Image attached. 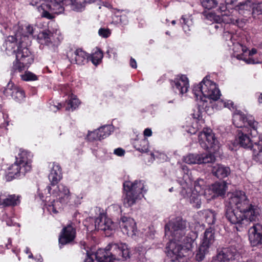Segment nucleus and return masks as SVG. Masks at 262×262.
I'll use <instances>...</instances> for the list:
<instances>
[{"label":"nucleus","mask_w":262,"mask_h":262,"mask_svg":"<svg viewBox=\"0 0 262 262\" xmlns=\"http://www.w3.org/2000/svg\"><path fill=\"white\" fill-rule=\"evenodd\" d=\"M206 222L209 225H214L216 221V213L212 210L207 209L203 211Z\"/></svg>","instance_id":"72a5a7b5"},{"label":"nucleus","mask_w":262,"mask_h":262,"mask_svg":"<svg viewBox=\"0 0 262 262\" xmlns=\"http://www.w3.org/2000/svg\"><path fill=\"white\" fill-rule=\"evenodd\" d=\"M201 3L204 8L208 10L214 8L217 4L216 0H201Z\"/></svg>","instance_id":"ea45409f"},{"label":"nucleus","mask_w":262,"mask_h":262,"mask_svg":"<svg viewBox=\"0 0 262 262\" xmlns=\"http://www.w3.org/2000/svg\"><path fill=\"white\" fill-rule=\"evenodd\" d=\"M226 4H222L217 12H211L206 16H229L233 11H238L239 14H249L252 2L250 0H226Z\"/></svg>","instance_id":"39448f33"},{"label":"nucleus","mask_w":262,"mask_h":262,"mask_svg":"<svg viewBox=\"0 0 262 262\" xmlns=\"http://www.w3.org/2000/svg\"><path fill=\"white\" fill-rule=\"evenodd\" d=\"M16 157V162L10 167L9 177L17 178L24 176L31 169V161L26 156V152L23 151Z\"/></svg>","instance_id":"9d476101"},{"label":"nucleus","mask_w":262,"mask_h":262,"mask_svg":"<svg viewBox=\"0 0 262 262\" xmlns=\"http://www.w3.org/2000/svg\"><path fill=\"white\" fill-rule=\"evenodd\" d=\"M51 167V170L48 176L49 180L51 183V186L54 187L62 179L61 168L59 164L53 163Z\"/></svg>","instance_id":"a878e982"},{"label":"nucleus","mask_w":262,"mask_h":262,"mask_svg":"<svg viewBox=\"0 0 262 262\" xmlns=\"http://www.w3.org/2000/svg\"><path fill=\"white\" fill-rule=\"evenodd\" d=\"M115 11L114 13L117 14V13H122V15H125L128 14V10H120V9H114Z\"/></svg>","instance_id":"603ef678"},{"label":"nucleus","mask_w":262,"mask_h":262,"mask_svg":"<svg viewBox=\"0 0 262 262\" xmlns=\"http://www.w3.org/2000/svg\"><path fill=\"white\" fill-rule=\"evenodd\" d=\"M256 210L243 211L234 208L233 206H226L225 216L231 224L235 226L237 231H242L251 222L255 221L259 214Z\"/></svg>","instance_id":"7ed1b4c3"},{"label":"nucleus","mask_w":262,"mask_h":262,"mask_svg":"<svg viewBox=\"0 0 262 262\" xmlns=\"http://www.w3.org/2000/svg\"><path fill=\"white\" fill-rule=\"evenodd\" d=\"M103 56L102 52L97 50L91 55L90 59L94 65L97 66L101 61Z\"/></svg>","instance_id":"4c0bfd02"},{"label":"nucleus","mask_w":262,"mask_h":262,"mask_svg":"<svg viewBox=\"0 0 262 262\" xmlns=\"http://www.w3.org/2000/svg\"><path fill=\"white\" fill-rule=\"evenodd\" d=\"M152 135V131L150 129L147 128L144 131V135L147 137H150Z\"/></svg>","instance_id":"4d7b16f0"},{"label":"nucleus","mask_w":262,"mask_h":262,"mask_svg":"<svg viewBox=\"0 0 262 262\" xmlns=\"http://www.w3.org/2000/svg\"><path fill=\"white\" fill-rule=\"evenodd\" d=\"M57 2L55 0H39L32 2V5L36 7L37 10L40 12L41 16H53V15H59L64 11L62 3V1Z\"/></svg>","instance_id":"6e6552de"},{"label":"nucleus","mask_w":262,"mask_h":262,"mask_svg":"<svg viewBox=\"0 0 262 262\" xmlns=\"http://www.w3.org/2000/svg\"><path fill=\"white\" fill-rule=\"evenodd\" d=\"M38 39L40 44L46 45L51 50L55 51L63 39V36L58 30L54 32L45 30L39 33Z\"/></svg>","instance_id":"9b49d317"},{"label":"nucleus","mask_w":262,"mask_h":262,"mask_svg":"<svg viewBox=\"0 0 262 262\" xmlns=\"http://www.w3.org/2000/svg\"><path fill=\"white\" fill-rule=\"evenodd\" d=\"M130 66L133 68H134V69H136L137 68V67L136 60L134 58H131V59H130Z\"/></svg>","instance_id":"13d9d810"},{"label":"nucleus","mask_w":262,"mask_h":262,"mask_svg":"<svg viewBox=\"0 0 262 262\" xmlns=\"http://www.w3.org/2000/svg\"><path fill=\"white\" fill-rule=\"evenodd\" d=\"M21 41V43L18 45L17 50L14 51L16 61L13 62L11 74H13L12 72L18 71L20 72L25 70L34 60L33 56L28 48L30 42L29 36L23 37Z\"/></svg>","instance_id":"20e7f679"},{"label":"nucleus","mask_w":262,"mask_h":262,"mask_svg":"<svg viewBox=\"0 0 262 262\" xmlns=\"http://www.w3.org/2000/svg\"><path fill=\"white\" fill-rule=\"evenodd\" d=\"M112 23H115L116 25H120L119 19H117L115 17V19L112 21Z\"/></svg>","instance_id":"e2e57ef3"},{"label":"nucleus","mask_w":262,"mask_h":262,"mask_svg":"<svg viewBox=\"0 0 262 262\" xmlns=\"http://www.w3.org/2000/svg\"><path fill=\"white\" fill-rule=\"evenodd\" d=\"M258 101L259 103H262V93H258Z\"/></svg>","instance_id":"680f3d73"},{"label":"nucleus","mask_w":262,"mask_h":262,"mask_svg":"<svg viewBox=\"0 0 262 262\" xmlns=\"http://www.w3.org/2000/svg\"><path fill=\"white\" fill-rule=\"evenodd\" d=\"M111 5L110 4H107L106 3L104 6L103 7H107V8H109V7H111Z\"/></svg>","instance_id":"338daca9"},{"label":"nucleus","mask_w":262,"mask_h":262,"mask_svg":"<svg viewBox=\"0 0 262 262\" xmlns=\"http://www.w3.org/2000/svg\"><path fill=\"white\" fill-rule=\"evenodd\" d=\"M211 171L213 175L218 179H223L230 173V169L222 164H216L212 167Z\"/></svg>","instance_id":"c85d7f7f"},{"label":"nucleus","mask_w":262,"mask_h":262,"mask_svg":"<svg viewBox=\"0 0 262 262\" xmlns=\"http://www.w3.org/2000/svg\"><path fill=\"white\" fill-rule=\"evenodd\" d=\"M187 223L181 217L170 220L165 227V235L171 236L166 246V253L172 261L179 260L191 253L196 237L195 232L189 231Z\"/></svg>","instance_id":"f257e3e1"},{"label":"nucleus","mask_w":262,"mask_h":262,"mask_svg":"<svg viewBox=\"0 0 262 262\" xmlns=\"http://www.w3.org/2000/svg\"><path fill=\"white\" fill-rule=\"evenodd\" d=\"M233 123L237 128H243L248 126L250 128L252 136L257 134V126L258 123L253 118H247L245 114L240 111H237L233 115Z\"/></svg>","instance_id":"2eb2a0df"},{"label":"nucleus","mask_w":262,"mask_h":262,"mask_svg":"<svg viewBox=\"0 0 262 262\" xmlns=\"http://www.w3.org/2000/svg\"><path fill=\"white\" fill-rule=\"evenodd\" d=\"M61 106V105L60 104H58L57 106H54V107H56L57 110H59L60 107Z\"/></svg>","instance_id":"774afa93"},{"label":"nucleus","mask_w":262,"mask_h":262,"mask_svg":"<svg viewBox=\"0 0 262 262\" xmlns=\"http://www.w3.org/2000/svg\"><path fill=\"white\" fill-rule=\"evenodd\" d=\"M252 14L253 15H262V3L255 4L253 6Z\"/></svg>","instance_id":"a18cd8bd"},{"label":"nucleus","mask_w":262,"mask_h":262,"mask_svg":"<svg viewBox=\"0 0 262 262\" xmlns=\"http://www.w3.org/2000/svg\"><path fill=\"white\" fill-rule=\"evenodd\" d=\"M193 92L197 100L206 102V99L217 100L220 98L221 92L216 87V84L205 77L198 84L194 85Z\"/></svg>","instance_id":"423d86ee"},{"label":"nucleus","mask_w":262,"mask_h":262,"mask_svg":"<svg viewBox=\"0 0 262 262\" xmlns=\"http://www.w3.org/2000/svg\"><path fill=\"white\" fill-rule=\"evenodd\" d=\"M20 196L15 194L6 195L4 207L16 206L20 203Z\"/></svg>","instance_id":"473e14b6"},{"label":"nucleus","mask_w":262,"mask_h":262,"mask_svg":"<svg viewBox=\"0 0 262 262\" xmlns=\"http://www.w3.org/2000/svg\"><path fill=\"white\" fill-rule=\"evenodd\" d=\"M237 48L239 49H241L242 51V53L241 54L245 55V54L248 51V49L246 47L243 46V45L241 44H238L237 45Z\"/></svg>","instance_id":"3c124183"},{"label":"nucleus","mask_w":262,"mask_h":262,"mask_svg":"<svg viewBox=\"0 0 262 262\" xmlns=\"http://www.w3.org/2000/svg\"><path fill=\"white\" fill-rule=\"evenodd\" d=\"M199 138L202 148L209 150L210 152H215L219 150L220 144L211 129H204L202 132L200 133Z\"/></svg>","instance_id":"ddd939ff"},{"label":"nucleus","mask_w":262,"mask_h":262,"mask_svg":"<svg viewBox=\"0 0 262 262\" xmlns=\"http://www.w3.org/2000/svg\"><path fill=\"white\" fill-rule=\"evenodd\" d=\"M71 8L76 11H81L88 4L93 3L95 0H71Z\"/></svg>","instance_id":"2f4dec72"},{"label":"nucleus","mask_w":262,"mask_h":262,"mask_svg":"<svg viewBox=\"0 0 262 262\" xmlns=\"http://www.w3.org/2000/svg\"><path fill=\"white\" fill-rule=\"evenodd\" d=\"M257 53V50L256 49L253 48L251 50L249 51L248 52V55L249 56H253Z\"/></svg>","instance_id":"bf43d9fd"},{"label":"nucleus","mask_w":262,"mask_h":262,"mask_svg":"<svg viewBox=\"0 0 262 262\" xmlns=\"http://www.w3.org/2000/svg\"><path fill=\"white\" fill-rule=\"evenodd\" d=\"M235 18L225 17V19H223V17H205L204 21L206 24L210 25L214 23L221 24L222 23H224L225 24H232L239 27H242V21H239V19H235Z\"/></svg>","instance_id":"bb28decb"},{"label":"nucleus","mask_w":262,"mask_h":262,"mask_svg":"<svg viewBox=\"0 0 262 262\" xmlns=\"http://www.w3.org/2000/svg\"><path fill=\"white\" fill-rule=\"evenodd\" d=\"M111 34V30L108 28H101L98 30V34L100 36L103 38L108 37Z\"/></svg>","instance_id":"de8ad7c7"},{"label":"nucleus","mask_w":262,"mask_h":262,"mask_svg":"<svg viewBox=\"0 0 262 262\" xmlns=\"http://www.w3.org/2000/svg\"><path fill=\"white\" fill-rule=\"evenodd\" d=\"M120 227L124 234L132 235L136 230V225L134 220L130 217L122 216L119 222Z\"/></svg>","instance_id":"5701e85b"},{"label":"nucleus","mask_w":262,"mask_h":262,"mask_svg":"<svg viewBox=\"0 0 262 262\" xmlns=\"http://www.w3.org/2000/svg\"><path fill=\"white\" fill-rule=\"evenodd\" d=\"M194 189L193 190L196 193L203 194L204 190L206 188L205 182L203 179H198L194 183Z\"/></svg>","instance_id":"e433bc0d"},{"label":"nucleus","mask_w":262,"mask_h":262,"mask_svg":"<svg viewBox=\"0 0 262 262\" xmlns=\"http://www.w3.org/2000/svg\"><path fill=\"white\" fill-rule=\"evenodd\" d=\"M58 189V192H56L55 190H53L51 192L52 186L48 185L45 189V192L47 191L46 194H55L58 195L59 198L60 199L61 203H64L69 199L70 196V192L69 189L63 184H60L57 187Z\"/></svg>","instance_id":"b1692460"},{"label":"nucleus","mask_w":262,"mask_h":262,"mask_svg":"<svg viewBox=\"0 0 262 262\" xmlns=\"http://www.w3.org/2000/svg\"><path fill=\"white\" fill-rule=\"evenodd\" d=\"M95 228L102 231H112L114 229V225L112 220L104 214H100L95 221Z\"/></svg>","instance_id":"393cba45"},{"label":"nucleus","mask_w":262,"mask_h":262,"mask_svg":"<svg viewBox=\"0 0 262 262\" xmlns=\"http://www.w3.org/2000/svg\"><path fill=\"white\" fill-rule=\"evenodd\" d=\"M84 262H94V260L89 254H87Z\"/></svg>","instance_id":"052dcab7"},{"label":"nucleus","mask_w":262,"mask_h":262,"mask_svg":"<svg viewBox=\"0 0 262 262\" xmlns=\"http://www.w3.org/2000/svg\"><path fill=\"white\" fill-rule=\"evenodd\" d=\"M117 19H119L120 25L124 26L127 24L128 20L126 17H115Z\"/></svg>","instance_id":"8fccbe9b"},{"label":"nucleus","mask_w":262,"mask_h":262,"mask_svg":"<svg viewBox=\"0 0 262 262\" xmlns=\"http://www.w3.org/2000/svg\"><path fill=\"white\" fill-rule=\"evenodd\" d=\"M188 178V174H184L183 176L184 182H181V185L182 186V189L181 191V194L184 198L189 199V201L192 206L196 208H200L201 206V195L202 194L198 193L192 191L189 187L190 180L187 181Z\"/></svg>","instance_id":"4468645a"},{"label":"nucleus","mask_w":262,"mask_h":262,"mask_svg":"<svg viewBox=\"0 0 262 262\" xmlns=\"http://www.w3.org/2000/svg\"><path fill=\"white\" fill-rule=\"evenodd\" d=\"M26 30H27V33L29 35H33V33H34V29H33V27H32L31 26H28L26 27Z\"/></svg>","instance_id":"6e6d98bb"},{"label":"nucleus","mask_w":262,"mask_h":262,"mask_svg":"<svg viewBox=\"0 0 262 262\" xmlns=\"http://www.w3.org/2000/svg\"><path fill=\"white\" fill-rule=\"evenodd\" d=\"M233 56L239 60H244L247 64H256L259 63L257 59H254L249 55L247 57L246 55L238 54L235 51H234L233 53Z\"/></svg>","instance_id":"f704fd0d"},{"label":"nucleus","mask_w":262,"mask_h":262,"mask_svg":"<svg viewBox=\"0 0 262 262\" xmlns=\"http://www.w3.org/2000/svg\"><path fill=\"white\" fill-rule=\"evenodd\" d=\"M251 137H255L256 136H252L251 134L250 128L248 126H245L241 130L237 131V136L236 141L238 143L244 148H250L253 145V141L250 138Z\"/></svg>","instance_id":"aec40b11"},{"label":"nucleus","mask_w":262,"mask_h":262,"mask_svg":"<svg viewBox=\"0 0 262 262\" xmlns=\"http://www.w3.org/2000/svg\"><path fill=\"white\" fill-rule=\"evenodd\" d=\"M123 188L126 192L123 204L126 207L133 205L138 200H140L143 196V192L146 191L144 190V181L142 180H136L133 183L125 181L123 183Z\"/></svg>","instance_id":"0eeeda50"},{"label":"nucleus","mask_w":262,"mask_h":262,"mask_svg":"<svg viewBox=\"0 0 262 262\" xmlns=\"http://www.w3.org/2000/svg\"><path fill=\"white\" fill-rule=\"evenodd\" d=\"M28 36V35L21 34L20 32H17L15 36H9L5 41L6 49L9 50V48H13L15 43L18 46L21 42L23 37Z\"/></svg>","instance_id":"c756f323"},{"label":"nucleus","mask_w":262,"mask_h":262,"mask_svg":"<svg viewBox=\"0 0 262 262\" xmlns=\"http://www.w3.org/2000/svg\"><path fill=\"white\" fill-rule=\"evenodd\" d=\"M171 85L176 93L183 95L186 93L189 88L188 79L185 75H182L177 78L174 81H171Z\"/></svg>","instance_id":"4be33fe9"},{"label":"nucleus","mask_w":262,"mask_h":262,"mask_svg":"<svg viewBox=\"0 0 262 262\" xmlns=\"http://www.w3.org/2000/svg\"><path fill=\"white\" fill-rule=\"evenodd\" d=\"M184 161L188 164H201L212 163L215 161L214 156L210 153L201 154H190L184 157Z\"/></svg>","instance_id":"f3484780"},{"label":"nucleus","mask_w":262,"mask_h":262,"mask_svg":"<svg viewBox=\"0 0 262 262\" xmlns=\"http://www.w3.org/2000/svg\"><path fill=\"white\" fill-rule=\"evenodd\" d=\"M180 22L183 24V26L184 30H186L187 28H189L192 24V19L190 17H181L180 19Z\"/></svg>","instance_id":"49530a36"},{"label":"nucleus","mask_w":262,"mask_h":262,"mask_svg":"<svg viewBox=\"0 0 262 262\" xmlns=\"http://www.w3.org/2000/svg\"><path fill=\"white\" fill-rule=\"evenodd\" d=\"M3 93L6 96H11L16 101L18 102L24 100L25 97L24 90L15 85L11 81H10L7 86L4 88Z\"/></svg>","instance_id":"a211bd4d"},{"label":"nucleus","mask_w":262,"mask_h":262,"mask_svg":"<svg viewBox=\"0 0 262 262\" xmlns=\"http://www.w3.org/2000/svg\"><path fill=\"white\" fill-rule=\"evenodd\" d=\"M137 149L142 152H147L148 151V141L143 139L140 141V145L137 147Z\"/></svg>","instance_id":"a19ab883"},{"label":"nucleus","mask_w":262,"mask_h":262,"mask_svg":"<svg viewBox=\"0 0 262 262\" xmlns=\"http://www.w3.org/2000/svg\"><path fill=\"white\" fill-rule=\"evenodd\" d=\"M249 239L252 246L262 245V224H254L248 230Z\"/></svg>","instance_id":"6ab92c4d"},{"label":"nucleus","mask_w":262,"mask_h":262,"mask_svg":"<svg viewBox=\"0 0 262 262\" xmlns=\"http://www.w3.org/2000/svg\"><path fill=\"white\" fill-rule=\"evenodd\" d=\"M240 248L241 245L234 242L230 246L223 248L217 254L226 262L238 260L241 257Z\"/></svg>","instance_id":"dca6fc26"},{"label":"nucleus","mask_w":262,"mask_h":262,"mask_svg":"<svg viewBox=\"0 0 262 262\" xmlns=\"http://www.w3.org/2000/svg\"><path fill=\"white\" fill-rule=\"evenodd\" d=\"M195 132H196V130H194V129H193V131L192 130L189 131V133H190L191 134H194L195 133Z\"/></svg>","instance_id":"69168bd1"},{"label":"nucleus","mask_w":262,"mask_h":262,"mask_svg":"<svg viewBox=\"0 0 262 262\" xmlns=\"http://www.w3.org/2000/svg\"><path fill=\"white\" fill-rule=\"evenodd\" d=\"M6 195L0 193V206L4 207Z\"/></svg>","instance_id":"864d4df0"},{"label":"nucleus","mask_w":262,"mask_h":262,"mask_svg":"<svg viewBox=\"0 0 262 262\" xmlns=\"http://www.w3.org/2000/svg\"><path fill=\"white\" fill-rule=\"evenodd\" d=\"M250 148L253 149L254 152L257 154L258 158L262 161V141L253 144Z\"/></svg>","instance_id":"58836bf2"},{"label":"nucleus","mask_w":262,"mask_h":262,"mask_svg":"<svg viewBox=\"0 0 262 262\" xmlns=\"http://www.w3.org/2000/svg\"><path fill=\"white\" fill-rule=\"evenodd\" d=\"M114 153L118 156H122L124 155L125 151L121 148H118L114 150Z\"/></svg>","instance_id":"09e8293b"},{"label":"nucleus","mask_w":262,"mask_h":262,"mask_svg":"<svg viewBox=\"0 0 262 262\" xmlns=\"http://www.w3.org/2000/svg\"><path fill=\"white\" fill-rule=\"evenodd\" d=\"M233 105V102L231 101L228 100L227 102H225L224 103V106L225 107H228L229 108H231Z\"/></svg>","instance_id":"5fc2aeb1"},{"label":"nucleus","mask_w":262,"mask_h":262,"mask_svg":"<svg viewBox=\"0 0 262 262\" xmlns=\"http://www.w3.org/2000/svg\"><path fill=\"white\" fill-rule=\"evenodd\" d=\"M69 53L68 57L70 58V61L72 63H76L78 65H83L88 62V57L85 52L77 49L73 53Z\"/></svg>","instance_id":"cd10ccee"},{"label":"nucleus","mask_w":262,"mask_h":262,"mask_svg":"<svg viewBox=\"0 0 262 262\" xmlns=\"http://www.w3.org/2000/svg\"><path fill=\"white\" fill-rule=\"evenodd\" d=\"M21 79L24 81H34L37 80V76L30 72H26L21 75Z\"/></svg>","instance_id":"c03bdc74"},{"label":"nucleus","mask_w":262,"mask_h":262,"mask_svg":"<svg viewBox=\"0 0 262 262\" xmlns=\"http://www.w3.org/2000/svg\"><path fill=\"white\" fill-rule=\"evenodd\" d=\"M98 131L100 135L99 137L103 139L108 136L113 132V127L112 125H105L99 128Z\"/></svg>","instance_id":"c9c22d12"},{"label":"nucleus","mask_w":262,"mask_h":262,"mask_svg":"<svg viewBox=\"0 0 262 262\" xmlns=\"http://www.w3.org/2000/svg\"><path fill=\"white\" fill-rule=\"evenodd\" d=\"M215 241L214 230L211 227L206 229L202 243L195 255L196 260H203L206 254L209 252V250Z\"/></svg>","instance_id":"f8f14e48"},{"label":"nucleus","mask_w":262,"mask_h":262,"mask_svg":"<svg viewBox=\"0 0 262 262\" xmlns=\"http://www.w3.org/2000/svg\"><path fill=\"white\" fill-rule=\"evenodd\" d=\"M25 252L27 254H29L31 252V251H30V249H29V248L28 247H26V249L25 250Z\"/></svg>","instance_id":"0e129e2a"},{"label":"nucleus","mask_w":262,"mask_h":262,"mask_svg":"<svg viewBox=\"0 0 262 262\" xmlns=\"http://www.w3.org/2000/svg\"><path fill=\"white\" fill-rule=\"evenodd\" d=\"M79 104V100L74 97L69 100L66 110H69L71 108L72 110L73 111L78 106Z\"/></svg>","instance_id":"37998d69"},{"label":"nucleus","mask_w":262,"mask_h":262,"mask_svg":"<svg viewBox=\"0 0 262 262\" xmlns=\"http://www.w3.org/2000/svg\"><path fill=\"white\" fill-rule=\"evenodd\" d=\"M226 206H233L234 208L242 209L243 211H253L256 209L259 213V208L257 205L251 203L245 193L242 191H237L231 193Z\"/></svg>","instance_id":"1a4fd4ad"},{"label":"nucleus","mask_w":262,"mask_h":262,"mask_svg":"<svg viewBox=\"0 0 262 262\" xmlns=\"http://www.w3.org/2000/svg\"><path fill=\"white\" fill-rule=\"evenodd\" d=\"M99 134L98 131V129L94 131V132H89V133L87 136V138L88 140L90 141H92L94 140H101L100 137H99Z\"/></svg>","instance_id":"79ce46f5"},{"label":"nucleus","mask_w":262,"mask_h":262,"mask_svg":"<svg viewBox=\"0 0 262 262\" xmlns=\"http://www.w3.org/2000/svg\"><path fill=\"white\" fill-rule=\"evenodd\" d=\"M211 188L215 195L223 196L227 190V183L225 181L216 182L212 185Z\"/></svg>","instance_id":"7c9ffc66"},{"label":"nucleus","mask_w":262,"mask_h":262,"mask_svg":"<svg viewBox=\"0 0 262 262\" xmlns=\"http://www.w3.org/2000/svg\"><path fill=\"white\" fill-rule=\"evenodd\" d=\"M76 230L73 223L63 228L59 238V244L64 245L73 241L75 237Z\"/></svg>","instance_id":"412c9836"},{"label":"nucleus","mask_w":262,"mask_h":262,"mask_svg":"<svg viewBox=\"0 0 262 262\" xmlns=\"http://www.w3.org/2000/svg\"><path fill=\"white\" fill-rule=\"evenodd\" d=\"M95 255L98 262H115L130 257L128 246L122 243H111L104 249H98Z\"/></svg>","instance_id":"f03ea898"}]
</instances>
